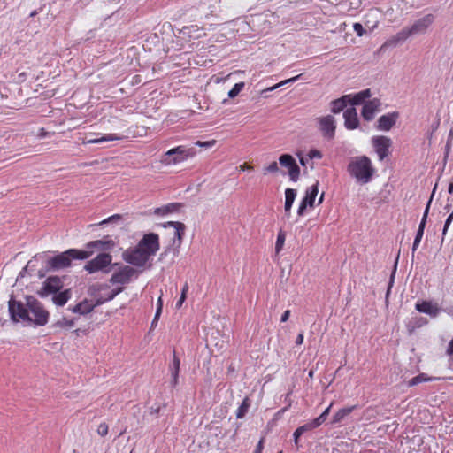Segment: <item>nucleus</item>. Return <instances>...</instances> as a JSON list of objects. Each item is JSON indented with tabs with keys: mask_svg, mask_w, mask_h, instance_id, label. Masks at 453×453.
Returning a JSON list of instances; mask_svg holds the SVG:
<instances>
[{
	"mask_svg": "<svg viewBox=\"0 0 453 453\" xmlns=\"http://www.w3.org/2000/svg\"><path fill=\"white\" fill-rule=\"evenodd\" d=\"M8 310L14 323L42 326L48 323L50 318L44 305L33 296H26L24 302L12 296L8 302Z\"/></svg>",
	"mask_w": 453,
	"mask_h": 453,
	"instance_id": "1",
	"label": "nucleus"
},
{
	"mask_svg": "<svg viewBox=\"0 0 453 453\" xmlns=\"http://www.w3.org/2000/svg\"><path fill=\"white\" fill-rule=\"evenodd\" d=\"M435 17L434 14L428 13L418 19L411 26L404 27L393 36L387 39L381 45L380 50L387 48H394L406 42L410 37L424 35L427 32L428 28L434 22Z\"/></svg>",
	"mask_w": 453,
	"mask_h": 453,
	"instance_id": "2",
	"label": "nucleus"
},
{
	"mask_svg": "<svg viewBox=\"0 0 453 453\" xmlns=\"http://www.w3.org/2000/svg\"><path fill=\"white\" fill-rule=\"evenodd\" d=\"M347 172L357 183L366 184L371 181L374 174V168L368 157L357 156L349 159Z\"/></svg>",
	"mask_w": 453,
	"mask_h": 453,
	"instance_id": "3",
	"label": "nucleus"
},
{
	"mask_svg": "<svg viewBox=\"0 0 453 453\" xmlns=\"http://www.w3.org/2000/svg\"><path fill=\"white\" fill-rule=\"evenodd\" d=\"M46 257L40 260L46 262L47 270L57 271L66 268L71 265L72 260L79 259L84 260L91 256V251H85L77 249H69L65 252L58 254L53 257H49L48 253Z\"/></svg>",
	"mask_w": 453,
	"mask_h": 453,
	"instance_id": "4",
	"label": "nucleus"
},
{
	"mask_svg": "<svg viewBox=\"0 0 453 453\" xmlns=\"http://www.w3.org/2000/svg\"><path fill=\"white\" fill-rule=\"evenodd\" d=\"M196 150L194 147L180 145L165 152L160 162L165 165H175L195 157Z\"/></svg>",
	"mask_w": 453,
	"mask_h": 453,
	"instance_id": "5",
	"label": "nucleus"
},
{
	"mask_svg": "<svg viewBox=\"0 0 453 453\" xmlns=\"http://www.w3.org/2000/svg\"><path fill=\"white\" fill-rule=\"evenodd\" d=\"M112 256L109 253H100L95 258L89 260L85 265L84 269L88 273H95L97 272L109 273V266L111 264Z\"/></svg>",
	"mask_w": 453,
	"mask_h": 453,
	"instance_id": "6",
	"label": "nucleus"
},
{
	"mask_svg": "<svg viewBox=\"0 0 453 453\" xmlns=\"http://www.w3.org/2000/svg\"><path fill=\"white\" fill-rule=\"evenodd\" d=\"M64 287L63 278L58 276H50L42 284L37 295L42 298H46L61 290Z\"/></svg>",
	"mask_w": 453,
	"mask_h": 453,
	"instance_id": "7",
	"label": "nucleus"
},
{
	"mask_svg": "<svg viewBox=\"0 0 453 453\" xmlns=\"http://www.w3.org/2000/svg\"><path fill=\"white\" fill-rule=\"evenodd\" d=\"M124 260L134 266L142 267L150 259V256L137 245L133 249H127L123 253Z\"/></svg>",
	"mask_w": 453,
	"mask_h": 453,
	"instance_id": "8",
	"label": "nucleus"
},
{
	"mask_svg": "<svg viewBox=\"0 0 453 453\" xmlns=\"http://www.w3.org/2000/svg\"><path fill=\"white\" fill-rule=\"evenodd\" d=\"M137 246L148 254L154 256L160 249L159 236L155 233L145 234Z\"/></svg>",
	"mask_w": 453,
	"mask_h": 453,
	"instance_id": "9",
	"label": "nucleus"
},
{
	"mask_svg": "<svg viewBox=\"0 0 453 453\" xmlns=\"http://www.w3.org/2000/svg\"><path fill=\"white\" fill-rule=\"evenodd\" d=\"M317 123L319 126V129L325 139L331 141L334 138L336 129L334 117H333L332 115H326L324 117L318 118Z\"/></svg>",
	"mask_w": 453,
	"mask_h": 453,
	"instance_id": "10",
	"label": "nucleus"
},
{
	"mask_svg": "<svg viewBox=\"0 0 453 453\" xmlns=\"http://www.w3.org/2000/svg\"><path fill=\"white\" fill-rule=\"evenodd\" d=\"M136 276L137 273L134 268L129 265H123L111 275L110 282L111 284L126 285L130 283Z\"/></svg>",
	"mask_w": 453,
	"mask_h": 453,
	"instance_id": "11",
	"label": "nucleus"
},
{
	"mask_svg": "<svg viewBox=\"0 0 453 453\" xmlns=\"http://www.w3.org/2000/svg\"><path fill=\"white\" fill-rule=\"evenodd\" d=\"M318 192H319V182L318 181H316V183L313 184L312 186L308 187L306 188L305 195L303 197V199L299 204L298 210H297V214L299 216H303L308 206L313 207Z\"/></svg>",
	"mask_w": 453,
	"mask_h": 453,
	"instance_id": "12",
	"label": "nucleus"
},
{
	"mask_svg": "<svg viewBox=\"0 0 453 453\" xmlns=\"http://www.w3.org/2000/svg\"><path fill=\"white\" fill-rule=\"evenodd\" d=\"M372 142L379 160H384L389 155V149L392 146L391 139L387 136H374Z\"/></svg>",
	"mask_w": 453,
	"mask_h": 453,
	"instance_id": "13",
	"label": "nucleus"
},
{
	"mask_svg": "<svg viewBox=\"0 0 453 453\" xmlns=\"http://www.w3.org/2000/svg\"><path fill=\"white\" fill-rule=\"evenodd\" d=\"M279 163L281 166L288 169L289 178L292 181H296L299 179L300 168L291 155L282 154L279 157Z\"/></svg>",
	"mask_w": 453,
	"mask_h": 453,
	"instance_id": "14",
	"label": "nucleus"
},
{
	"mask_svg": "<svg viewBox=\"0 0 453 453\" xmlns=\"http://www.w3.org/2000/svg\"><path fill=\"white\" fill-rule=\"evenodd\" d=\"M380 102L377 98L365 102L363 105V109L361 111V115L364 118V119L366 121H371L372 119H373L375 113L380 109Z\"/></svg>",
	"mask_w": 453,
	"mask_h": 453,
	"instance_id": "15",
	"label": "nucleus"
},
{
	"mask_svg": "<svg viewBox=\"0 0 453 453\" xmlns=\"http://www.w3.org/2000/svg\"><path fill=\"white\" fill-rule=\"evenodd\" d=\"M96 304L88 299H84L75 305H69L67 310L73 313H76L81 316H85L95 309Z\"/></svg>",
	"mask_w": 453,
	"mask_h": 453,
	"instance_id": "16",
	"label": "nucleus"
},
{
	"mask_svg": "<svg viewBox=\"0 0 453 453\" xmlns=\"http://www.w3.org/2000/svg\"><path fill=\"white\" fill-rule=\"evenodd\" d=\"M398 118V112L394 111L382 115L378 119L377 128L381 131H389L395 124Z\"/></svg>",
	"mask_w": 453,
	"mask_h": 453,
	"instance_id": "17",
	"label": "nucleus"
},
{
	"mask_svg": "<svg viewBox=\"0 0 453 453\" xmlns=\"http://www.w3.org/2000/svg\"><path fill=\"white\" fill-rule=\"evenodd\" d=\"M415 308L418 312L427 314L433 318L437 317L441 311L436 303H433L430 301L418 302Z\"/></svg>",
	"mask_w": 453,
	"mask_h": 453,
	"instance_id": "18",
	"label": "nucleus"
},
{
	"mask_svg": "<svg viewBox=\"0 0 453 453\" xmlns=\"http://www.w3.org/2000/svg\"><path fill=\"white\" fill-rule=\"evenodd\" d=\"M344 126L349 130H353L358 127L359 120L355 108L350 107L343 112Z\"/></svg>",
	"mask_w": 453,
	"mask_h": 453,
	"instance_id": "19",
	"label": "nucleus"
},
{
	"mask_svg": "<svg viewBox=\"0 0 453 453\" xmlns=\"http://www.w3.org/2000/svg\"><path fill=\"white\" fill-rule=\"evenodd\" d=\"M96 138H91V139H83L82 144H96V143H102L105 142H113V141H119L122 139V136L117 134H97Z\"/></svg>",
	"mask_w": 453,
	"mask_h": 453,
	"instance_id": "20",
	"label": "nucleus"
},
{
	"mask_svg": "<svg viewBox=\"0 0 453 453\" xmlns=\"http://www.w3.org/2000/svg\"><path fill=\"white\" fill-rule=\"evenodd\" d=\"M72 297V291L70 288L65 290H59L56 294L52 295L51 301L57 307H63Z\"/></svg>",
	"mask_w": 453,
	"mask_h": 453,
	"instance_id": "21",
	"label": "nucleus"
},
{
	"mask_svg": "<svg viewBox=\"0 0 453 453\" xmlns=\"http://www.w3.org/2000/svg\"><path fill=\"white\" fill-rule=\"evenodd\" d=\"M45 257H46V253L45 252L38 253L35 257H33V258L30 259L27 262V264L26 265V266L23 267V269L19 272V273L18 275V278H17V280L19 279L24 278L27 273H30L32 271H34L35 267V262L37 260H40L41 258Z\"/></svg>",
	"mask_w": 453,
	"mask_h": 453,
	"instance_id": "22",
	"label": "nucleus"
},
{
	"mask_svg": "<svg viewBox=\"0 0 453 453\" xmlns=\"http://www.w3.org/2000/svg\"><path fill=\"white\" fill-rule=\"evenodd\" d=\"M348 104H349V96L348 95L342 96L338 99L333 100L330 104L331 111L335 114L340 113L347 107Z\"/></svg>",
	"mask_w": 453,
	"mask_h": 453,
	"instance_id": "23",
	"label": "nucleus"
},
{
	"mask_svg": "<svg viewBox=\"0 0 453 453\" xmlns=\"http://www.w3.org/2000/svg\"><path fill=\"white\" fill-rule=\"evenodd\" d=\"M349 104L352 105H357L365 103V100L371 97L372 93L369 88H366L354 95L349 94Z\"/></svg>",
	"mask_w": 453,
	"mask_h": 453,
	"instance_id": "24",
	"label": "nucleus"
},
{
	"mask_svg": "<svg viewBox=\"0 0 453 453\" xmlns=\"http://www.w3.org/2000/svg\"><path fill=\"white\" fill-rule=\"evenodd\" d=\"M180 207H181V203H171L165 204L164 206L156 208L154 210V214L158 215V216H165V215L178 211Z\"/></svg>",
	"mask_w": 453,
	"mask_h": 453,
	"instance_id": "25",
	"label": "nucleus"
},
{
	"mask_svg": "<svg viewBox=\"0 0 453 453\" xmlns=\"http://www.w3.org/2000/svg\"><path fill=\"white\" fill-rule=\"evenodd\" d=\"M180 365V358L176 356L175 350H173V361L170 365V371H171L172 377H173V381H172L173 386H176L178 384Z\"/></svg>",
	"mask_w": 453,
	"mask_h": 453,
	"instance_id": "26",
	"label": "nucleus"
},
{
	"mask_svg": "<svg viewBox=\"0 0 453 453\" xmlns=\"http://www.w3.org/2000/svg\"><path fill=\"white\" fill-rule=\"evenodd\" d=\"M357 408V405H352L345 408L340 409L333 417L332 423L339 424L341 423L347 416H349L354 410Z\"/></svg>",
	"mask_w": 453,
	"mask_h": 453,
	"instance_id": "27",
	"label": "nucleus"
},
{
	"mask_svg": "<svg viewBox=\"0 0 453 453\" xmlns=\"http://www.w3.org/2000/svg\"><path fill=\"white\" fill-rule=\"evenodd\" d=\"M296 197V191L293 188H287L285 190V205L284 211L286 215L288 217L290 214L291 207Z\"/></svg>",
	"mask_w": 453,
	"mask_h": 453,
	"instance_id": "28",
	"label": "nucleus"
},
{
	"mask_svg": "<svg viewBox=\"0 0 453 453\" xmlns=\"http://www.w3.org/2000/svg\"><path fill=\"white\" fill-rule=\"evenodd\" d=\"M76 319H67L66 317H62L61 319L56 320L52 324L53 328H60V329H71L75 326Z\"/></svg>",
	"mask_w": 453,
	"mask_h": 453,
	"instance_id": "29",
	"label": "nucleus"
},
{
	"mask_svg": "<svg viewBox=\"0 0 453 453\" xmlns=\"http://www.w3.org/2000/svg\"><path fill=\"white\" fill-rule=\"evenodd\" d=\"M315 429L314 428V426H312L310 422L297 427L294 434H293V437H294V442L296 446H298V441H299V438L306 432L308 431H311V430H313Z\"/></svg>",
	"mask_w": 453,
	"mask_h": 453,
	"instance_id": "30",
	"label": "nucleus"
},
{
	"mask_svg": "<svg viewBox=\"0 0 453 453\" xmlns=\"http://www.w3.org/2000/svg\"><path fill=\"white\" fill-rule=\"evenodd\" d=\"M250 405L251 400L248 396L244 397L242 403L236 411V418L239 419L243 418L246 416L249 409L250 408Z\"/></svg>",
	"mask_w": 453,
	"mask_h": 453,
	"instance_id": "31",
	"label": "nucleus"
},
{
	"mask_svg": "<svg viewBox=\"0 0 453 453\" xmlns=\"http://www.w3.org/2000/svg\"><path fill=\"white\" fill-rule=\"evenodd\" d=\"M333 404L334 403H331L330 405L319 417L310 421V423L314 426V428L320 426L326 420Z\"/></svg>",
	"mask_w": 453,
	"mask_h": 453,
	"instance_id": "32",
	"label": "nucleus"
},
{
	"mask_svg": "<svg viewBox=\"0 0 453 453\" xmlns=\"http://www.w3.org/2000/svg\"><path fill=\"white\" fill-rule=\"evenodd\" d=\"M425 227H426V225H423V223H419V226H418V231L416 233V236L414 238L413 244H412V249H411L412 256H414V252L417 250V249L418 248V246L420 244V242L424 235Z\"/></svg>",
	"mask_w": 453,
	"mask_h": 453,
	"instance_id": "33",
	"label": "nucleus"
},
{
	"mask_svg": "<svg viewBox=\"0 0 453 453\" xmlns=\"http://www.w3.org/2000/svg\"><path fill=\"white\" fill-rule=\"evenodd\" d=\"M434 379L433 377H429L427 374L426 373H419L418 375L413 377L412 379H411L409 381H408V386L409 387H413V386H416L419 383H422V382H428V381H432L434 380Z\"/></svg>",
	"mask_w": 453,
	"mask_h": 453,
	"instance_id": "34",
	"label": "nucleus"
},
{
	"mask_svg": "<svg viewBox=\"0 0 453 453\" xmlns=\"http://www.w3.org/2000/svg\"><path fill=\"white\" fill-rule=\"evenodd\" d=\"M181 226V230H180V227H176L174 230V238H173V244H176L177 242V246L180 247L181 242H182V239H183V236L185 234V230H186V226L182 223L180 225Z\"/></svg>",
	"mask_w": 453,
	"mask_h": 453,
	"instance_id": "35",
	"label": "nucleus"
},
{
	"mask_svg": "<svg viewBox=\"0 0 453 453\" xmlns=\"http://www.w3.org/2000/svg\"><path fill=\"white\" fill-rule=\"evenodd\" d=\"M286 240V233L283 230H280L277 235V240L275 243V252L279 254L283 249L284 243Z\"/></svg>",
	"mask_w": 453,
	"mask_h": 453,
	"instance_id": "36",
	"label": "nucleus"
},
{
	"mask_svg": "<svg viewBox=\"0 0 453 453\" xmlns=\"http://www.w3.org/2000/svg\"><path fill=\"white\" fill-rule=\"evenodd\" d=\"M245 83L244 82H238L234 85V87L229 90L228 92V97L229 98H234L239 95V93L244 88Z\"/></svg>",
	"mask_w": 453,
	"mask_h": 453,
	"instance_id": "37",
	"label": "nucleus"
},
{
	"mask_svg": "<svg viewBox=\"0 0 453 453\" xmlns=\"http://www.w3.org/2000/svg\"><path fill=\"white\" fill-rule=\"evenodd\" d=\"M424 321L422 318H415L407 324V328L410 334H411L416 327H419L423 325Z\"/></svg>",
	"mask_w": 453,
	"mask_h": 453,
	"instance_id": "38",
	"label": "nucleus"
},
{
	"mask_svg": "<svg viewBox=\"0 0 453 453\" xmlns=\"http://www.w3.org/2000/svg\"><path fill=\"white\" fill-rule=\"evenodd\" d=\"M301 77H302V74H299V75H296V76L292 77L290 79H287V80H285V81H281V82H280V83H278V84H276V85H274V86H273L271 88H268L267 89H265V91H273V90H274V89L283 86L284 84L295 82V81H298Z\"/></svg>",
	"mask_w": 453,
	"mask_h": 453,
	"instance_id": "39",
	"label": "nucleus"
},
{
	"mask_svg": "<svg viewBox=\"0 0 453 453\" xmlns=\"http://www.w3.org/2000/svg\"><path fill=\"white\" fill-rule=\"evenodd\" d=\"M103 241H92L87 243L86 248L88 250V251H91L93 249H102L104 247Z\"/></svg>",
	"mask_w": 453,
	"mask_h": 453,
	"instance_id": "40",
	"label": "nucleus"
},
{
	"mask_svg": "<svg viewBox=\"0 0 453 453\" xmlns=\"http://www.w3.org/2000/svg\"><path fill=\"white\" fill-rule=\"evenodd\" d=\"M375 412H376V411L374 408L368 407L364 411L362 418H364L365 420H370L371 418H372L374 417Z\"/></svg>",
	"mask_w": 453,
	"mask_h": 453,
	"instance_id": "41",
	"label": "nucleus"
},
{
	"mask_svg": "<svg viewBox=\"0 0 453 453\" xmlns=\"http://www.w3.org/2000/svg\"><path fill=\"white\" fill-rule=\"evenodd\" d=\"M279 171L278 164L277 162L273 161L268 166L264 168V174L266 173H274Z\"/></svg>",
	"mask_w": 453,
	"mask_h": 453,
	"instance_id": "42",
	"label": "nucleus"
},
{
	"mask_svg": "<svg viewBox=\"0 0 453 453\" xmlns=\"http://www.w3.org/2000/svg\"><path fill=\"white\" fill-rule=\"evenodd\" d=\"M307 157L311 160H312V159H321L323 155H322V153L319 150H318L316 149H313V150H311L308 152Z\"/></svg>",
	"mask_w": 453,
	"mask_h": 453,
	"instance_id": "43",
	"label": "nucleus"
},
{
	"mask_svg": "<svg viewBox=\"0 0 453 453\" xmlns=\"http://www.w3.org/2000/svg\"><path fill=\"white\" fill-rule=\"evenodd\" d=\"M195 144L196 146L208 149V148L213 147L216 144V141L215 140H211V141H206V142L197 141V142H196Z\"/></svg>",
	"mask_w": 453,
	"mask_h": 453,
	"instance_id": "44",
	"label": "nucleus"
},
{
	"mask_svg": "<svg viewBox=\"0 0 453 453\" xmlns=\"http://www.w3.org/2000/svg\"><path fill=\"white\" fill-rule=\"evenodd\" d=\"M353 30L355 31L356 35L359 37L363 36L365 34V30L364 29L363 26L357 22L353 24Z\"/></svg>",
	"mask_w": 453,
	"mask_h": 453,
	"instance_id": "45",
	"label": "nucleus"
},
{
	"mask_svg": "<svg viewBox=\"0 0 453 453\" xmlns=\"http://www.w3.org/2000/svg\"><path fill=\"white\" fill-rule=\"evenodd\" d=\"M121 219V216L119 214H114L103 221L100 222V225H105L112 222H117Z\"/></svg>",
	"mask_w": 453,
	"mask_h": 453,
	"instance_id": "46",
	"label": "nucleus"
},
{
	"mask_svg": "<svg viewBox=\"0 0 453 453\" xmlns=\"http://www.w3.org/2000/svg\"><path fill=\"white\" fill-rule=\"evenodd\" d=\"M108 425L106 423H101L97 427V434L100 436H105L108 434Z\"/></svg>",
	"mask_w": 453,
	"mask_h": 453,
	"instance_id": "47",
	"label": "nucleus"
},
{
	"mask_svg": "<svg viewBox=\"0 0 453 453\" xmlns=\"http://www.w3.org/2000/svg\"><path fill=\"white\" fill-rule=\"evenodd\" d=\"M432 198H433V196H431V198L427 202V204L426 206L423 217L421 219L420 223H423V225L426 224V220H427V217H428V213H429V209H430V205H431V203H432Z\"/></svg>",
	"mask_w": 453,
	"mask_h": 453,
	"instance_id": "48",
	"label": "nucleus"
},
{
	"mask_svg": "<svg viewBox=\"0 0 453 453\" xmlns=\"http://www.w3.org/2000/svg\"><path fill=\"white\" fill-rule=\"evenodd\" d=\"M432 198H433V196H431V198L427 202V204L426 206L423 217L421 219L420 223H423V225L426 224V220H427V217H428V213H429V209H430V205H431V203H432Z\"/></svg>",
	"mask_w": 453,
	"mask_h": 453,
	"instance_id": "49",
	"label": "nucleus"
},
{
	"mask_svg": "<svg viewBox=\"0 0 453 453\" xmlns=\"http://www.w3.org/2000/svg\"><path fill=\"white\" fill-rule=\"evenodd\" d=\"M161 311H162V298L161 296L158 298L157 300V311H156V314L154 316V320L156 319H158L160 314H161Z\"/></svg>",
	"mask_w": 453,
	"mask_h": 453,
	"instance_id": "50",
	"label": "nucleus"
},
{
	"mask_svg": "<svg viewBox=\"0 0 453 453\" xmlns=\"http://www.w3.org/2000/svg\"><path fill=\"white\" fill-rule=\"evenodd\" d=\"M181 224L182 223L179 222V221H168V222L165 223L163 225V226L164 227L172 226V227H173L175 229L176 227H180L181 228V226H180Z\"/></svg>",
	"mask_w": 453,
	"mask_h": 453,
	"instance_id": "51",
	"label": "nucleus"
},
{
	"mask_svg": "<svg viewBox=\"0 0 453 453\" xmlns=\"http://www.w3.org/2000/svg\"><path fill=\"white\" fill-rule=\"evenodd\" d=\"M263 442H264V441H263V439H261V440L258 441V443H257V447H256L255 450L253 451V453H262V450H263V448H264Z\"/></svg>",
	"mask_w": 453,
	"mask_h": 453,
	"instance_id": "52",
	"label": "nucleus"
},
{
	"mask_svg": "<svg viewBox=\"0 0 453 453\" xmlns=\"http://www.w3.org/2000/svg\"><path fill=\"white\" fill-rule=\"evenodd\" d=\"M289 316H290V311L289 310L285 311L283 312V314L281 315L280 321L286 322L288 319Z\"/></svg>",
	"mask_w": 453,
	"mask_h": 453,
	"instance_id": "53",
	"label": "nucleus"
},
{
	"mask_svg": "<svg viewBox=\"0 0 453 453\" xmlns=\"http://www.w3.org/2000/svg\"><path fill=\"white\" fill-rule=\"evenodd\" d=\"M185 299H186V297L184 296V293H181L180 299L176 303V308H178V309L180 308L182 303H184Z\"/></svg>",
	"mask_w": 453,
	"mask_h": 453,
	"instance_id": "54",
	"label": "nucleus"
},
{
	"mask_svg": "<svg viewBox=\"0 0 453 453\" xmlns=\"http://www.w3.org/2000/svg\"><path fill=\"white\" fill-rule=\"evenodd\" d=\"M447 354L448 355H452L453 354V338L449 342V346H448V349H447Z\"/></svg>",
	"mask_w": 453,
	"mask_h": 453,
	"instance_id": "55",
	"label": "nucleus"
},
{
	"mask_svg": "<svg viewBox=\"0 0 453 453\" xmlns=\"http://www.w3.org/2000/svg\"><path fill=\"white\" fill-rule=\"evenodd\" d=\"M441 311L449 316H453V306L445 307Z\"/></svg>",
	"mask_w": 453,
	"mask_h": 453,
	"instance_id": "56",
	"label": "nucleus"
},
{
	"mask_svg": "<svg viewBox=\"0 0 453 453\" xmlns=\"http://www.w3.org/2000/svg\"><path fill=\"white\" fill-rule=\"evenodd\" d=\"M303 342V334H299L296 339V344L301 345Z\"/></svg>",
	"mask_w": 453,
	"mask_h": 453,
	"instance_id": "57",
	"label": "nucleus"
},
{
	"mask_svg": "<svg viewBox=\"0 0 453 453\" xmlns=\"http://www.w3.org/2000/svg\"><path fill=\"white\" fill-rule=\"evenodd\" d=\"M309 157H300L299 158V161H300V164L303 165V166H305L306 164L309 162Z\"/></svg>",
	"mask_w": 453,
	"mask_h": 453,
	"instance_id": "58",
	"label": "nucleus"
},
{
	"mask_svg": "<svg viewBox=\"0 0 453 453\" xmlns=\"http://www.w3.org/2000/svg\"><path fill=\"white\" fill-rule=\"evenodd\" d=\"M47 134H48V133H47V131H46L44 128H41V129L39 130L38 136H39L40 138H44V137H46V136H47Z\"/></svg>",
	"mask_w": 453,
	"mask_h": 453,
	"instance_id": "59",
	"label": "nucleus"
},
{
	"mask_svg": "<svg viewBox=\"0 0 453 453\" xmlns=\"http://www.w3.org/2000/svg\"><path fill=\"white\" fill-rule=\"evenodd\" d=\"M123 289H124L123 287H118V288L112 289L113 296H118L119 293H121L123 291Z\"/></svg>",
	"mask_w": 453,
	"mask_h": 453,
	"instance_id": "60",
	"label": "nucleus"
},
{
	"mask_svg": "<svg viewBox=\"0 0 453 453\" xmlns=\"http://www.w3.org/2000/svg\"><path fill=\"white\" fill-rule=\"evenodd\" d=\"M240 167H241V170H242V171H246V170L251 171L253 169V167L251 165H246V164L241 165Z\"/></svg>",
	"mask_w": 453,
	"mask_h": 453,
	"instance_id": "61",
	"label": "nucleus"
},
{
	"mask_svg": "<svg viewBox=\"0 0 453 453\" xmlns=\"http://www.w3.org/2000/svg\"><path fill=\"white\" fill-rule=\"evenodd\" d=\"M393 283H394V273L391 275V279H390V281H389V285H388L387 295L389 294L390 288L393 286Z\"/></svg>",
	"mask_w": 453,
	"mask_h": 453,
	"instance_id": "62",
	"label": "nucleus"
},
{
	"mask_svg": "<svg viewBox=\"0 0 453 453\" xmlns=\"http://www.w3.org/2000/svg\"><path fill=\"white\" fill-rule=\"evenodd\" d=\"M116 296H113V292L112 290L109 293V295L107 296V297L104 299V301H111L112 299L115 298Z\"/></svg>",
	"mask_w": 453,
	"mask_h": 453,
	"instance_id": "63",
	"label": "nucleus"
},
{
	"mask_svg": "<svg viewBox=\"0 0 453 453\" xmlns=\"http://www.w3.org/2000/svg\"><path fill=\"white\" fill-rule=\"evenodd\" d=\"M188 290V283H185L182 288L181 293H184V296H186Z\"/></svg>",
	"mask_w": 453,
	"mask_h": 453,
	"instance_id": "64",
	"label": "nucleus"
}]
</instances>
